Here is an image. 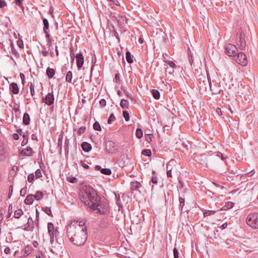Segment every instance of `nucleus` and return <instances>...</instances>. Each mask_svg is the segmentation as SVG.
Returning <instances> with one entry per match:
<instances>
[{
    "label": "nucleus",
    "mask_w": 258,
    "mask_h": 258,
    "mask_svg": "<svg viewBox=\"0 0 258 258\" xmlns=\"http://www.w3.org/2000/svg\"><path fill=\"white\" fill-rule=\"evenodd\" d=\"M81 201L96 213L105 215L108 212V207L102 204L100 197L90 186H86L80 194Z\"/></svg>",
    "instance_id": "obj_1"
},
{
    "label": "nucleus",
    "mask_w": 258,
    "mask_h": 258,
    "mask_svg": "<svg viewBox=\"0 0 258 258\" xmlns=\"http://www.w3.org/2000/svg\"><path fill=\"white\" fill-rule=\"evenodd\" d=\"M196 161L204 167H217L218 172L221 174L226 173V165L223 162V158H220L219 154H212L210 155L201 154L195 157Z\"/></svg>",
    "instance_id": "obj_2"
},
{
    "label": "nucleus",
    "mask_w": 258,
    "mask_h": 258,
    "mask_svg": "<svg viewBox=\"0 0 258 258\" xmlns=\"http://www.w3.org/2000/svg\"><path fill=\"white\" fill-rule=\"evenodd\" d=\"M67 236L70 242L77 246L83 245L87 239V232L80 226L69 225L67 229Z\"/></svg>",
    "instance_id": "obj_3"
},
{
    "label": "nucleus",
    "mask_w": 258,
    "mask_h": 258,
    "mask_svg": "<svg viewBox=\"0 0 258 258\" xmlns=\"http://www.w3.org/2000/svg\"><path fill=\"white\" fill-rule=\"evenodd\" d=\"M249 35V29L247 27H241L236 34V44L240 50H244L248 37Z\"/></svg>",
    "instance_id": "obj_4"
},
{
    "label": "nucleus",
    "mask_w": 258,
    "mask_h": 258,
    "mask_svg": "<svg viewBox=\"0 0 258 258\" xmlns=\"http://www.w3.org/2000/svg\"><path fill=\"white\" fill-rule=\"evenodd\" d=\"M246 224L254 229H258V213H251L246 219Z\"/></svg>",
    "instance_id": "obj_5"
},
{
    "label": "nucleus",
    "mask_w": 258,
    "mask_h": 258,
    "mask_svg": "<svg viewBox=\"0 0 258 258\" xmlns=\"http://www.w3.org/2000/svg\"><path fill=\"white\" fill-rule=\"evenodd\" d=\"M166 34L163 32L161 29H159L158 31L157 32L156 35L154 36V42H156L157 43L162 44L165 42L166 40Z\"/></svg>",
    "instance_id": "obj_6"
},
{
    "label": "nucleus",
    "mask_w": 258,
    "mask_h": 258,
    "mask_svg": "<svg viewBox=\"0 0 258 258\" xmlns=\"http://www.w3.org/2000/svg\"><path fill=\"white\" fill-rule=\"evenodd\" d=\"M225 52L230 56L235 57L237 54L238 49L236 45L228 44L225 47Z\"/></svg>",
    "instance_id": "obj_7"
},
{
    "label": "nucleus",
    "mask_w": 258,
    "mask_h": 258,
    "mask_svg": "<svg viewBox=\"0 0 258 258\" xmlns=\"http://www.w3.org/2000/svg\"><path fill=\"white\" fill-rule=\"evenodd\" d=\"M236 61L238 63L242 66H245L247 63L248 60L247 59L246 55L242 52H237Z\"/></svg>",
    "instance_id": "obj_8"
},
{
    "label": "nucleus",
    "mask_w": 258,
    "mask_h": 258,
    "mask_svg": "<svg viewBox=\"0 0 258 258\" xmlns=\"http://www.w3.org/2000/svg\"><path fill=\"white\" fill-rule=\"evenodd\" d=\"M77 66L79 70H80L83 66L84 62V57L82 52L78 53L76 55Z\"/></svg>",
    "instance_id": "obj_9"
},
{
    "label": "nucleus",
    "mask_w": 258,
    "mask_h": 258,
    "mask_svg": "<svg viewBox=\"0 0 258 258\" xmlns=\"http://www.w3.org/2000/svg\"><path fill=\"white\" fill-rule=\"evenodd\" d=\"M54 101V96L53 94V90H52L51 92L48 93L44 98L45 103L50 106L53 104Z\"/></svg>",
    "instance_id": "obj_10"
},
{
    "label": "nucleus",
    "mask_w": 258,
    "mask_h": 258,
    "mask_svg": "<svg viewBox=\"0 0 258 258\" xmlns=\"http://www.w3.org/2000/svg\"><path fill=\"white\" fill-rule=\"evenodd\" d=\"M117 149V147L115 143L112 141H108L106 144V150L109 153H112Z\"/></svg>",
    "instance_id": "obj_11"
},
{
    "label": "nucleus",
    "mask_w": 258,
    "mask_h": 258,
    "mask_svg": "<svg viewBox=\"0 0 258 258\" xmlns=\"http://www.w3.org/2000/svg\"><path fill=\"white\" fill-rule=\"evenodd\" d=\"M48 232L49 235H55V237L56 238L58 234L57 228L54 229V225L51 222H49L47 224Z\"/></svg>",
    "instance_id": "obj_12"
},
{
    "label": "nucleus",
    "mask_w": 258,
    "mask_h": 258,
    "mask_svg": "<svg viewBox=\"0 0 258 258\" xmlns=\"http://www.w3.org/2000/svg\"><path fill=\"white\" fill-rule=\"evenodd\" d=\"M57 244H56V248L54 249L50 248V251L53 253H56L57 251L59 250L62 248V244L63 243V239L59 238H56Z\"/></svg>",
    "instance_id": "obj_13"
},
{
    "label": "nucleus",
    "mask_w": 258,
    "mask_h": 258,
    "mask_svg": "<svg viewBox=\"0 0 258 258\" xmlns=\"http://www.w3.org/2000/svg\"><path fill=\"white\" fill-rule=\"evenodd\" d=\"M72 225L74 227L80 226L82 228H83L84 231L87 232V229L86 226L85 225V222L84 221H78L74 220L73 221H72V222L70 223L69 225Z\"/></svg>",
    "instance_id": "obj_14"
},
{
    "label": "nucleus",
    "mask_w": 258,
    "mask_h": 258,
    "mask_svg": "<svg viewBox=\"0 0 258 258\" xmlns=\"http://www.w3.org/2000/svg\"><path fill=\"white\" fill-rule=\"evenodd\" d=\"M6 152V149L3 144L0 142V161H3L5 159Z\"/></svg>",
    "instance_id": "obj_15"
},
{
    "label": "nucleus",
    "mask_w": 258,
    "mask_h": 258,
    "mask_svg": "<svg viewBox=\"0 0 258 258\" xmlns=\"http://www.w3.org/2000/svg\"><path fill=\"white\" fill-rule=\"evenodd\" d=\"M153 174H154L155 173V171H152ZM151 183H152V190L153 189L154 186L157 185L158 183V178L157 176L153 175L151 178V181L150 182V184H151Z\"/></svg>",
    "instance_id": "obj_16"
},
{
    "label": "nucleus",
    "mask_w": 258,
    "mask_h": 258,
    "mask_svg": "<svg viewBox=\"0 0 258 258\" xmlns=\"http://www.w3.org/2000/svg\"><path fill=\"white\" fill-rule=\"evenodd\" d=\"M10 89L15 94H17L19 92V88L16 83H12L10 85Z\"/></svg>",
    "instance_id": "obj_17"
},
{
    "label": "nucleus",
    "mask_w": 258,
    "mask_h": 258,
    "mask_svg": "<svg viewBox=\"0 0 258 258\" xmlns=\"http://www.w3.org/2000/svg\"><path fill=\"white\" fill-rule=\"evenodd\" d=\"M33 150L32 148L30 147H28L26 149H23L21 154L25 156H31L33 154Z\"/></svg>",
    "instance_id": "obj_18"
},
{
    "label": "nucleus",
    "mask_w": 258,
    "mask_h": 258,
    "mask_svg": "<svg viewBox=\"0 0 258 258\" xmlns=\"http://www.w3.org/2000/svg\"><path fill=\"white\" fill-rule=\"evenodd\" d=\"M81 147L83 150L85 152H89L92 149L91 144L86 142H84L82 143Z\"/></svg>",
    "instance_id": "obj_19"
},
{
    "label": "nucleus",
    "mask_w": 258,
    "mask_h": 258,
    "mask_svg": "<svg viewBox=\"0 0 258 258\" xmlns=\"http://www.w3.org/2000/svg\"><path fill=\"white\" fill-rule=\"evenodd\" d=\"M141 186V184L137 181H132L131 182V188L132 190H138Z\"/></svg>",
    "instance_id": "obj_20"
},
{
    "label": "nucleus",
    "mask_w": 258,
    "mask_h": 258,
    "mask_svg": "<svg viewBox=\"0 0 258 258\" xmlns=\"http://www.w3.org/2000/svg\"><path fill=\"white\" fill-rule=\"evenodd\" d=\"M34 195L32 194L28 195L25 199L24 202L27 205H32L34 201Z\"/></svg>",
    "instance_id": "obj_21"
},
{
    "label": "nucleus",
    "mask_w": 258,
    "mask_h": 258,
    "mask_svg": "<svg viewBox=\"0 0 258 258\" xmlns=\"http://www.w3.org/2000/svg\"><path fill=\"white\" fill-rule=\"evenodd\" d=\"M30 117L28 113H25L23 117V123L25 125H28L30 123Z\"/></svg>",
    "instance_id": "obj_22"
},
{
    "label": "nucleus",
    "mask_w": 258,
    "mask_h": 258,
    "mask_svg": "<svg viewBox=\"0 0 258 258\" xmlns=\"http://www.w3.org/2000/svg\"><path fill=\"white\" fill-rule=\"evenodd\" d=\"M179 202H180V208L181 209V211H183V212L187 211L188 210L186 208H184V202H185L184 198L179 196Z\"/></svg>",
    "instance_id": "obj_23"
},
{
    "label": "nucleus",
    "mask_w": 258,
    "mask_h": 258,
    "mask_svg": "<svg viewBox=\"0 0 258 258\" xmlns=\"http://www.w3.org/2000/svg\"><path fill=\"white\" fill-rule=\"evenodd\" d=\"M120 106L122 109H127L129 106V103L126 99H122L121 100Z\"/></svg>",
    "instance_id": "obj_24"
},
{
    "label": "nucleus",
    "mask_w": 258,
    "mask_h": 258,
    "mask_svg": "<svg viewBox=\"0 0 258 258\" xmlns=\"http://www.w3.org/2000/svg\"><path fill=\"white\" fill-rule=\"evenodd\" d=\"M55 70L53 69L48 68L46 69V75L49 78H52L55 74Z\"/></svg>",
    "instance_id": "obj_25"
},
{
    "label": "nucleus",
    "mask_w": 258,
    "mask_h": 258,
    "mask_svg": "<svg viewBox=\"0 0 258 258\" xmlns=\"http://www.w3.org/2000/svg\"><path fill=\"white\" fill-rule=\"evenodd\" d=\"M44 195L41 191H37L34 195V197L36 201H39L43 199Z\"/></svg>",
    "instance_id": "obj_26"
},
{
    "label": "nucleus",
    "mask_w": 258,
    "mask_h": 258,
    "mask_svg": "<svg viewBox=\"0 0 258 258\" xmlns=\"http://www.w3.org/2000/svg\"><path fill=\"white\" fill-rule=\"evenodd\" d=\"M132 57L133 56L132 55L131 52L129 51H127L125 53V57L126 61L128 63H132L133 62V59Z\"/></svg>",
    "instance_id": "obj_27"
},
{
    "label": "nucleus",
    "mask_w": 258,
    "mask_h": 258,
    "mask_svg": "<svg viewBox=\"0 0 258 258\" xmlns=\"http://www.w3.org/2000/svg\"><path fill=\"white\" fill-rule=\"evenodd\" d=\"M152 94L153 96V97L155 99H159L160 97V94L159 91L158 90L156 89H152L151 90Z\"/></svg>",
    "instance_id": "obj_28"
},
{
    "label": "nucleus",
    "mask_w": 258,
    "mask_h": 258,
    "mask_svg": "<svg viewBox=\"0 0 258 258\" xmlns=\"http://www.w3.org/2000/svg\"><path fill=\"white\" fill-rule=\"evenodd\" d=\"M23 214V211L21 209H18L14 212V217L16 219H19Z\"/></svg>",
    "instance_id": "obj_29"
},
{
    "label": "nucleus",
    "mask_w": 258,
    "mask_h": 258,
    "mask_svg": "<svg viewBox=\"0 0 258 258\" xmlns=\"http://www.w3.org/2000/svg\"><path fill=\"white\" fill-rule=\"evenodd\" d=\"M33 248L31 246L27 245L24 249V254L26 255H29L32 251Z\"/></svg>",
    "instance_id": "obj_30"
},
{
    "label": "nucleus",
    "mask_w": 258,
    "mask_h": 258,
    "mask_svg": "<svg viewBox=\"0 0 258 258\" xmlns=\"http://www.w3.org/2000/svg\"><path fill=\"white\" fill-rule=\"evenodd\" d=\"M43 24L44 25L43 31L46 32V30H48L49 29V22L46 18L43 19Z\"/></svg>",
    "instance_id": "obj_31"
},
{
    "label": "nucleus",
    "mask_w": 258,
    "mask_h": 258,
    "mask_svg": "<svg viewBox=\"0 0 258 258\" xmlns=\"http://www.w3.org/2000/svg\"><path fill=\"white\" fill-rule=\"evenodd\" d=\"M22 136L24 139L22 142L21 145L22 146H24L27 144L29 139V137L27 135H26L25 133L23 134Z\"/></svg>",
    "instance_id": "obj_32"
},
{
    "label": "nucleus",
    "mask_w": 258,
    "mask_h": 258,
    "mask_svg": "<svg viewBox=\"0 0 258 258\" xmlns=\"http://www.w3.org/2000/svg\"><path fill=\"white\" fill-rule=\"evenodd\" d=\"M72 78H73L72 72L71 71H69L67 73L66 77V81L71 83L72 82Z\"/></svg>",
    "instance_id": "obj_33"
},
{
    "label": "nucleus",
    "mask_w": 258,
    "mask_h": 258,
    "mask_svg": "<svg viewBox=\"0 0 258 258\" xmlns=\"http://www.w3.org/2000/svg\"><path fill=\"white\" fill-rule=\"evenodd\" d=\"M69 139H66L65 140V142H64V150H65V151H66V154H68L69 153Z\"/></svg>",
    "instance_id": "obj_34"
},
{
    "label": "nucleus",
    "mask_w": 258,
    "mask_h": 258,
    "mask_svg": "<svg viewBox=\"0 0 258 258\" xmlns=\"http://www.w3.org/2000/svg\"><path fill=\"white\" fill-rule=\"evenodd\" d=\"M101 173L109 175L111 174V170L109 168H102L101 170Z\"/></svg>",
    "instance_id": "obj_35"
},
{
    "label": "nucleus",
    "mask_w": 258,
    "mask_h": 258,
    "mask_svg": "<svg viewBox=\"0 0 258 258\" xmlns=\"http://www.w3.org/2000/svg\"><path fill=\"white\" fill-rule=\"evenodd\" d=\"M164 62L168 66H169L170 67V68H172V69H174L176 67V64H175V63L171 61V60H164Z\"/></svg>",
    "instance_id": "obj_36"
},
{
    "label": "nucleus",
    "mask_w": 258,
    "mask_h": 258,
    "mask_svg": "<svg viewBox=\"0 0 258 258\" xmlns=\"http://www.w3.org/2000/svg\"><path fill=\"white\" fill-rule=\"evenodd\" d=\"M93 127L94 130L98 131H101V127L99 124V123L98 121H96L94 122V123L93 125Z\"/></svg>",
    "instance_id": "obj_37"
},
{
    "label": "nucleus",
    "mask_w": 258,
    "mask_h": 258,
    "mask_svg": "<svg viewBox=\"0 0 258 258\" xmlns=\"http://www.w3.org/2000/svg\"><path fill=\"white\" fill-rule=\"evenodd\" d=\"M142 154L149 157L151 156L152 153L149 149H144L142 151Z\"/></svg>",
    "instance_id": "obj_38"
},
{
    "label": "nucleus",
    "mask_w": 258,
    "mask_h": 258,
    "mask_svg": "<svg viewBox=\"0 0 258 258\" xmlns=\"http://www.w3.org/2000/svg\"><path fill=\"white\" fill-rule=\"evenodd\" d=\"M42 210L48 215L52 216L51 210L50 207H44L42 208Z\"/></svg>",
    "instance_id": "obj_39"
},
{
    "label": "nucleus",
    "mask_w": 258,
    "mask_h": 258,
    "mask_svg": "<svg viewBox=\"0 0 258 258\" xmlns=\"http://www.w3.org/2000/svg\"><path fill=\"white\" fill-rule=\"evenodd\" d=\"M115 199H116V203L117 205L119 207V208H122L123 207V206L121 202L119 195H118L117 196L116 195H115Z\"/></svg>",
    "instance_id": "obj_40"
},
{
    "label": "nucleus",
    "mask_w": 258,
    "mask_h": 258,
    "mask_svg": "<svg viewBox=\"0 0 258 258\" xmlns=\"http://www.w3.org/2000/svg\"><path fill=\"white\" fill-rule=\"evenodd\" d=\"M136 136L138 138H141L143 137V132L141 128H137L136 132Z\"/></svg>",
    "instance_id": "obj_41"
},
{
    "label": "nucleus",
    "mask_w": 258,
    "mask_h": 258,
    "mask_svg": "<svg viewBox=\"0 0 258 258\" xmlns=\"http://www.w3.org/2000/svg\"><path fill=\"white\" fill-rule=\"evenodd\" d=\"M115 120V117L114 116V115L113 114V113H112L110 115L108 119V121H107V123L108 124H111L112 122Z\"/></svg>",
    "instance_id": "obj_42"
},
{
    "label": "nucleus",
    "mask_w": 258,
    "mask_h": 258,
    "mask_svg": "<svg viewBox=\"0 0 258 258\" xmlns=\"http://www.w3.org/2000/svg\"><path fill=\"white\" fill-rule=\"evenodd\" d=\"M50 235V243L51 244V247L52 248H56V244H55L54 245H53V243H54V238L55 237V235Z\"/></svg>",
    "instance_id": "obj_43"
},
{
    "label": "nucleus",
    "mask_w": 258,
    "mask_h": 258,
    "mask_svg": "<svg viewBox=\"0 0 258 258\" xmlns=\"http://www.w3.org/2000/svg\"><path fill=\"white\" fill-rule=\"evenodd\" d=\"M123 116L125 121H127L130 120V114L128 111L124 110L123 111Z\"/></svg>",
    "instance_id": "obj_44"
},
{
    "label": "nucleus",
    "mask_w": 258,
    "mask_h": 258,
    "mask_svg": "<svg viewBox=\"0 0 258 258\" xmlns=\"http://www.w3.org/2000/svg\"><path fill=\"white\" fill-rule=\"evenodd\" d=\"M86 128L85 126H81L80 127L78 131V135L79 136L81 135L82 134L84 133Z\"/></svg>",
    "instance_id": "obj_45"
},
{
    "label": "nucleus",
    "mask_w": 258,
    "mask_h": 258,
    "mask_svg": "<svg viewBox=\"0 0 258 258\" xmlns=\"http://www.w3.org/2000/svg\"><path fill=\"white\" fill-rule=\"evenodd\" d=\"M13 213V206L10 204L8 207V218L10 217Z\"/></svg>",
    "instance_id": "obj_46"
},
{
    "label": "nucleus",
    "mask_w": 258,
    "mask_h": 258,
    "mask_svg": "<svg viewBox=\"0 0 258 258\" xmlns=\"http://www.w3.org/2000/svg\"><path fill=\"white\" fill-rule=\"evenodd\" d=\"M28 181L32 183L34 179V175L33 173H30L28 175Z\"/></svg>",
    "instance_id": "obj_47"
},
{
    "label": "nucleus",
    "mask_w": 258,
    "mask_h": 258,
    "mask_svg": "<svg viewBox=\"0 0 258 258\" xmlns=\"http://www.w3.org/2000/svg\"><path fill=\"white\" fill-rule=\"evenodd\" d=\"M30 89L31 95L32 96H34L35 94L34 85L32 83H31V84H30Z\"/></svg>",
    "instance_id": "obj_48"
},
{
    "label": "nucleus",
    "mask_w": 258,
    "mask_h": 258,
    "mask_svg": "<svg viewBox=\"0 0 258 258\" xmlns=\"http://www.w3.org/2000/svg\"><path fill=\"white\" fill-rule=\"evenodd\" d=\"M35 176L36 178H40L42 176L41 171L40 169H38L35 171Z\"/></svg>",
    "instance_id": "obj_49"
},
{
    "label": "nucleus",
    "mask_w": 258,
    "mask_h": 258,
    "mask_svg": "<svg viewBox=\"0 0 258 258\" xmlns=\"http://www.w3.org/2000/svg\"><path fill=\"white\" fill-rule=\"evenodd\" d=\"M173 256H174V258H178L179 257V255H178V249L176 248V247H174L173 248Z\"/></svg>",
    "instance_id": "obj_50"
},
{
    "label": "nucleus",
    "mask_w": 258,
    "mask_h": 258,
    "mask_svg": "<svg viewBox=\"0 0 258 258\" xmlns=\"http://www.w3.org/2000/svg\"><path fill=\"white\" fill-rule=\"evenodd\" d=\"M215 211H206L204 213V217L208 216L209 215H211L212 214H214L215 213Z\"/></svg>",
    "instance_id": "obj_51"
},
{
    "label": "nucleus",
    "mask_w": 258,
    "mask_h": 258,
    "mask_svg": "<svg viewBox=\"0 0 258 258\" xmlns=\"http://www.w3.org/2000/svg\"><path fill=\"white\" fill-rule=\"evenodd\" d=\"M23 1L24 0H15L14 3L17 6L20 7H22Z\"/></svg>",
    "instance_id": "obj_52"
},
{
    "label": "nucleus",
    "mask_w": 258,
    "mask_h": 258,
    "mask_svg": "<svg viewBox=\"0 0 258 258\" xmlns=\"http://www.w3.org/2000/svg\"><path fill=\"white\" fill-rule=\"evenodd\" d=\"M27 193V187L22 188L20 191V195L21 196H24Z\"/></svg>",
    "instance_id": "obj_53"
},
{
    "label": "nucleus",
    "mask_w": 258,
    "mask_h": 258,
    "mask_svg": "<svg viewBox=\"0 0 258 258\" xmlns=\"http://www.w3.org/2000/svg\"><path fill=\"white\" fill-rule=\"evenodd\" d=\"M165 71L166 73H168L170 75H172L174 73V69L171 68L169 69L168 67L165 68Z\"/></svg>",
    "instance_id": "obj_54"
},
{
    "label": "nucleus",
    "mask_w": 258,
    "mask_h": 258,
    "mask_svg": "<svg viewBox=\"0 0 258 258\" xmlns=\"http://www.w3.org/2000/svg\"><path fill=\"white\" fill-rule=\"evenodd\" d=\"M121 89L122 90V91L126 94L127 97H129L130 96L132 95L130 93H129L127 92V89L125 87H121Z\"/></svg>",
    "instance_id": "obj_55"
},
{
    "label": "nucleus",
    "mask_w": 258,
    "mask_h": 258,
    "mask_svg": "<svg viewBox=\"0 0 258 258\" xmlns=\"http://www.w3.org/2000/svg\"><path fill=\"white\" fill-rule=\"evenodd\" d=\"M13 185H11L9 187V195H8L9 199H10L11 198V196L13 194Z\"/></svg>",
    "instance_id": "obj_56"
},
{
    "label": "nucleus",
    "mask_w": 258,
    "mask_h": 258,
    "mask_svg": "<svg viewBox=\"0 0 258 258\" xmlns=\"http://www.w3.org/2000/svg\"><path fill=\"white\" fill-rule=\"evenodd\" d=\"M106 103V100L104 99H101L99 101V104L101 107L105 106Z\"/></svg>",
    "instance_id": "obj_57"
},
{
    "label": "nucleus",
    "mask_w": 258,
    "mask_h": 258,
    "mask_svg": "<svg viewBox=\"0 0 258 258\" xmlns=\"http://www.w3.org/2000/svg\"><path fill=\"white\" fill-rule=\"evenodd\" d=\"M171 163H172V161H169L167 164V165H166V169H167V171H168V170H172L173 169V167L171 165Z\"/></svg>",
    "instance_id": "obj_58"
},
{
    "label": "nucleus",
    "mask_w": 258,
    "mask_h": 258,
    "mask_svg": "<svg viewBox=\"0 0 258 258\" xmlns=\"http://www.w3.org/2000/svg\"><path fill=\"white\" fill-rule=\"evenodd\" d=\"M69 181L72 183H76L78 181V179L75 177H71L69 179Z\"/></svg>",
    "instance_id": "obj_59"
},
{
    "label": "nucleus",
    "mask_w": 258,
    "mask_h": 258,
    "mask_svg": "<svg viewBox=\"0 0 258 258\" xmlns=\"http://www.w3.org/2000/svg\"><path fill=\"white\" fill-rule=\"evenodd\" d=\"M96 62V58H95L94 59L93 58V59L92 60V67H91V75H92L93 68H94Z\"/></svg>",
    "instance_id": "obj_60"
},
{
    "label": "nucleus",
    "mask_w": 258,
    "mask_h": 258,
    "mask_svg": "<svg viewBox=\"0 0 258 258\" xmlns=\"http://www.w3.org/2000/svg\"><path fill=\"white\" fill-rule=\"evenodd\" d=\"M7 6V3L5 0H0V8H3Z\"/></svg>",
    "instance_id": "obj_61"
},
{
    "label": "nucleus",
    "mask_w": 258,
    "mask_h": 258,
    "mask_svg": "<svg viewBox=\"0 0 258 258\" xmlns=\"http://www.w3.org/2000/svg\"><path fill=\"white\" fill-rule=\"evenodd\" d=\"M81 164L86 169H88L89 168V165H88L87 164H86L85 163V161H81Z\"/></svg>",
    "instance_id": "obj_62"
},
{
    "label": "nucleus",
    "mask_w": 258,
    "mask_h": 258,
    "mask_svg": "<svg viewBox=\"0 0 258 258\" xmlns=\"http://www.w3.org/2000/svg\"><path fill=\"white\" fill-rule=\"evenodd\" d=\"M62 141H60L58 140V145L57 147L59 148V152L61 153L62 151Z\"/></svg>",
    "instance_id": "obj_63"
},
{
    "label": "nucleus",
    "mask_w": 258,
    "mask_h": 258,
    "mask_svg": "<svg viewBox=\"0 0 258 258\" xmlns=\"http://www.w3.org/2000/svg\"><path fill=\"white\" fill-rule=\"evenodd\" d=\"M114 79L115 82L116 83H118V82L120 81V76L118 73L115 74Z\"/></svg>",
    "instance_id": "obj_64"
}]
</instances>
